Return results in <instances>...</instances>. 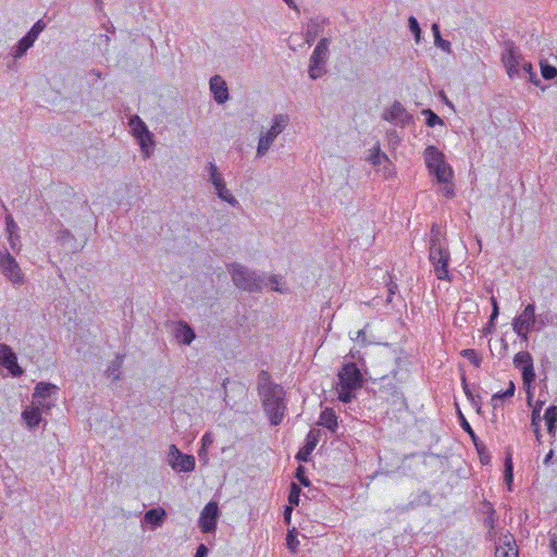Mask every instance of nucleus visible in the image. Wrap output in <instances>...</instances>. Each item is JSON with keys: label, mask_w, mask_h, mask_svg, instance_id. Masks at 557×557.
Masks as SVG:
<instances>
[{"label": "nucleus", "mask_w": 557, "mask_h": 557, "mask_svg": "<svg viewBox=\"0 0 557 557\" xmlns=\"http://www.w3.org/2000/svg\"><path fill=\"white\" fill-rule=\"evenodd\" d=\"M429 260L438 280L451 282L449 274L450 252L441 230L433 225L429 242Z\"/></svg>", "instance_id": "nucleus-1"}, {"label": "nucleus", "mask_w": 557, "mask_h": 557, "mask_svg": "<svg viewBox=\"0 0 557 557\" xmlns=\"http://www.w3.org/2000/svg\"><path fill=\"white\" fill-rule=\"evenodd\" d=\"M363 384L362 374L354 362H347L338 372V384L336 392L338 399L344 404H349L355 397V392Z\"/></svg>", "instance_id": "nucleus-2"}, {"label": "nucleus", "mask_w": 557, "mask_h": 557, "mask_svg": "<svg viewBox=\"0 0 557 557\" xmlns=\"http://www.w3.org/2000/svg\"><path fill=\"white\" fill-rule=\"evenodd\" d=\"M285 391L280 386H273L271 389L259 394L262 408L273 426L280 425L284 419L286 407Z\"/></svg>", "instance_id": "nucleus-3"}, {"label": "nucleus", "mask_w": 557, "mask_h": 557, "mask_svg": "<svg viewBox=\"0 0 557 557\" xmlns=\"http://www.w3.org/2000/svg\"><path fill=\"white\" fill-rule=\"evenodd\" d=\"M502 61L510 78L524 77L533 71L532 63L523 59L519 48L513 42L506 44Z\"/></svg>", "instance_id": "nucleus-4"}, {"label": "nucleus", "mask_w": 557, "mask_h": 557, "mask_svg": "<svg viewBox=\"0 0 557 557\" xmlns=\"http://www.w3.org/2000/svg\"><path fill=\"white\" fill-rule=\"evenodd\" d=\"M424 162L432 176L438 183H448L453 177V170L445 161L444 153L435 146H428L424 150Z\"/></svg>", "instance_id": "nucleus-5"}, {"label": "nucleus", "mask_w": 557, "mask_h": 557, "mask_svg": "<svg viewBox=\"0 0 557 557\" xmlns=\"http://www.w3.org/2000/svg\"><path fill=\"white\" fill-rule=\"evenodd\" d=\"M234 285L247 292H258L262 286V278L247 267L233 262L226 265Z\"/></svg>", "instance_id": "nucleus-6"}, {"label": "nucleus", "mask_w": 557, "mask_h": 557, "mask_svg": "<svg viewBox=\"0 0 557 557\" xmlns=\"http://www.w3.org/2000/svg\"><path fill=\"white\" fill-rule=\"evenodd\" d=\"M513 366L521 371L523 386L528 393L527 401L528 405L531 406L533 399L531 389L533 388L536 377L531 354L528 351H519L513 357Z\"/></svg>", "instance_id": "nucleus-7"}, {"label": "nucleus", "mask_w": 557, "mask_h": 557, "mask_svg": "<svg viewBox=\"0 0 557 557\" xmlns=\"http://www.w3.org/2000/svg\"><path fill=\"white\" fill-rule=\"evenodd\" d=\"M329 38H322L317 44L310 60L308 74L312 81H315L326 74V62L329 60Z\"/></svg>", "instance_id": "nucleus-8"}, {"label": "nucleus", "mask_w": 557, "mask_h": 557, "mask_svg": "<svg viewBox=\"0 0 557 557\" xmlns=\"http://www.w3.org/2000/svg\"><path fill=\"white\" fill-rule=\"evenodd\" d=\"M128 125L133 136L137 139L145 158H149L154 147V136L148 129L146 123L138 116L132 115L128 119Z\"/></svg>", "instance_id": "nucleus-9"}, {"label": "nucleus", "mask_w": 557, "mask_h": 557, "mask_svg": "<svg viewBox=\"0 0 557 557\" xmlns=\"http://www.w3.org/2000/svg\"><path fill=\"white\" fill-rule=\"evenodd\" d=\"M288 116L285 114H276L273 117V124L267 134L261 135L257 147V157H263L276 137L283 132L288 124Z\"/></svg>", "instance_id": "nucleus-10"}, {"label": "nucleus", "mask_w": 557, "mask_h": 557, "mask_svg": "<svg viewBox=\"0 0 557 557\" xmlns=\"http://www.w3.org/2000/svg\"><path fill=\"white\" fill-rule=\"evenodd\" d=\"M206 170L209 173L208 181L214 186L216 196L232 207L239 206L238 200L227 189L225 180L219 172L216 165L213 162H208Z\"/></svg>", "instance_id": "nucleus-11"}, {"label": "nucleus", "mask_w": 557, "mask_h": 557, "mask_svg": "<svg viewBox=\"0 0 557 557\" xmlns=\"http://www.w3.org/2000/svg\"><path fill=\"white\" fill-rule=\"evenodd\" d=\"M534 322L535 305L528 304L522 312L512 320V330L522 341H528L529 333L534 331Z\"/></svg>", "instance_id": "nucleus-12"}, {"label": "nucleus", "mask_w": 557, "mask_h": 557, "mask_svg": "<svg viewBox=\"0 0 557 557\" xmlns=\"http://www.w3.org/2000/svg\"><path fill=\"white\" fill-rule=\"evenodd\" d=\"M0 269L2 274L14 285L24 283V274L15 258L7 248L0 249Z\"/></svg>", "instance_id": "nucleus-13"}, {"label": "nucleus", "mask_w": 557, "mask_h": 557, "mask_svg": "<svg viewBox=\"0 0 557 557\" xmlns=\"http://www.w3.org/2000/svg\"><path fill=\"white\" fill-rule=\"evenodd\" d=\"M168 462L173 470L178 472H191L196 466L195 457L182 453L174 444L169 448Z\"/></svg>", "instance_id": "nucleus-14"}, {"label": "nucleus", "mask_w": 557, "mask_h": 557, "mask_svg": "<svg viewBox=\"0 0 557 557\" xmlns=\"http://www.w3.org/2000/svg\"><path fill=\"white\" fill-rule=\"evenodd\" d=\"M220 509L218 503L209 502L200 512L198 525L203 533H213L216 530Z\"/></svg>", "instance_id": "nucleus-15"}, {"label": "nucleus", "mask_w": 557, "mask_h": 557, "mask_svg": "<svg viewBox=\"0 0 557 557\" xmlns=\"http://www.w3.org/2000/svg\"><path fill=\"white\" fill-rule=\"evenodd\" d=\"M0 366L10 371L14 377L23 375L24 370L17 363V357L12 348L7 344L0 343Z\"/></svg>", "instance_id": "nucleus-16"}, {"label": "nucleus", "mask_w": 557, "mask_h": 557, "mask_svg": "<svg viewBox=\"0 0 557 557\" xmlns=\"http://www.w3.org/2000/svg\"><path fill=\"white\" fill-rule=\"evenodd\" d=\"M383 119L395 125L406 126L412 121V115L407 112L399 101H394L388 110L383 113Z\"/></svg>", "instance_id": "nucleus-17"}, {"label": "nucleus", "mask_w": 557, "mask_h": 557, "mask_svg": "<svg viewBox=\"0 0 557 557\" xmlns=\"http://www.w3.org/2000/svg\"><path fill=\"white\" fill-rule=\"evenodd\" d=\"M321 436V430L312 429L308 432L306 436L305 445L298 450L295 458L298 461L307 462L310 459V456L319 443Z\"/></svg>", "instance_id": "nucleus-18"}, {"label": "nucleus", "mask_w": 557, "mask_h": 557, "mask_svg": "<svg viewBox=\"0 0 557 557\" xmlns=\"http://www.w3.org/2000/svg\"><path fill=\"white\" fill-rule=\"evenodd\" d=\"M209 85L216 103L223 104L228 100L230 94L226 82L220 75L212 76Z\"/></svg>", "instance_id": "nucleus-19"}, {"label": "nucleus", "mask_w": 557, "mask_h": 557, "mask_svg": "<svg viewBox=\"0 0 557 557\" xmlns=\"http://www.w3.org/2000/svg\"><path fill=\"white\" fill-rule=\"evenodd\" d=\"M174 336L180 344L190 345L196 338V333L187 322L180 321L174 329Z\"/></svg>", "instance_id": "nucleus-20"}, {"label": "nucleus", "mask_w": 557, "mask_h": 557, "mask_svg": "<svg viewBox=\"0 0 557 557\" xmlns=\"http://www.w3.org/2000/svg\"><path fill=\"white\" fill-rule=\"evenodd\" d=\"M5 230L8 233V240L10 244V247L13 251H20L21 249V239L18 235V225L14 222L13 218L11 215H8L5 218Z\"/></svg>", "instance_id": "nucleus-21"}, {"label": "nucleus", "mask_w": 557, "mask_h": 557, "mask_svg": "<svg viewBox=\"0 0 557 557\" xmlns=\"http://www.w3.org/2000/svg\"><path fill=\"white\" fill-rule=\"evenodd\" d=\"M481 511L483 515H485L484 518V525L488 529V536H492V532L495 529L496 522L498 520L496 510L494 509L492 503L484 499L481 504Z\"/></svg>", "instance_id": "nucleus-22"}, {"label": "nucleus", "mask_w": 557, "mask_h": 557, "mask_svg": "<svg viewBox=\"0 0 557 557\" xmlns=\"http://www.w3.org/2000/svg\"><path fill=\"white\" fill-rule=\"evenodd\" d=\"M59 391V387L52 383L48 382H39L36 384L33 398L34 400L41 404L42 400H46L49 398L52 394L57 393Z\"/></svg>", "instance_id": "nucleus-23"}, {"label": "nucleus", "mask_w": 557, "mask_h": 557, "mask_svg": "<svg viewBox=\"0 0 557 557\" xmlns=\"http://www.w3.org/2000/svg\"><path fill=\"white\" fill-rule=\"evenodd\" d=\"M166 519V512L163 508H151L146 511L144 522L149 524L152 529L161 527Z\"/></svg>", "instance_id": "nucleus-24"}, {"label": "nucleus", "mask_w": 557, "mask_h": 557, "mask_svg": "<svg viewBox=\"0 0 557 557\" xmlns=\"http://www.w3.org/2000/svg\"><path fill=\"white\" fill-rule=\"evenodd\" d=\"M318 424L326 428L330 432L335 433L338 428L337 416L335 411L332 408H325L322 410Z\"/></svg>", "instance_id": "nucleus-25"}, {"label": "nucleus", "mask_w": 557, "mask_h": 557, "mask_svg": "<svg viewBox=\"0 0 557 557\" xmlns=\"http://www.w3.org/2000/svg\"><path fill=\"white\" fill-rule=\"evenodd\" d=\"M125 356L117 354L115 358L109 363L107 367L104 374L112 379V381H119L121 380L122 374V368L124 364Z\"/></svg>", "instance_id": "nucleus-26"}, {"label": "nucleus", "mask_w": 557, "mask_h": 557, "mask_svg": "<svg viewBox=\"0 0 557 557\" xmlns=\"http://www.w3.org/2000/svg\"><path fill=\"white\" fill-rule=\"evenodd\" d=\"M57 242L63 247H69L71 252H77L79 250L75 236L65 227H62L58 232Z\"/></svg>", "instance_id": "nucleus-27"}, {"label": "nucleus", "mask_w": 557, "mask_h": 557, "mask_svg": "<svg viewBox=\"0 0 557 557\" xmlns=\"http://www.w3.org/2000/svg\"><path fill=\"white\" fill-rule=\"evenodd\" d=\"M22 418L29 429H35L42 420L40 409L28 407L22 412Z\"/></svg>", "instance_id": "nucleus-28"}, {"label": "nucleus", "mask_w": 557, "mask_h": 557, "mask_svg": "<svg viewBox=\"0 0 557 557\" xmlns=\"http://www.w3.org/2000/svg\"><path fill=\"white\" fill-rule=\"evenodd\" d=\"M544 420L546 422L547 432L554 436L557 430V406L550 405L546 408L544 413Z\"/></svg>", "instance_id": "nucleus-29"}, {"label": "nucleus", "mask_w": 557, "mask_h": 557, "mask_svg": "<svg viewBox=\"0 0 557 557\" xmlns=\"http://www.w3.org/2000/svg\"><path fill=\"white\" fill-rule=\"evenodd\" d=\"M273 386H280V384H277L271 380V374L268 371L261 370L258 373V381H257L258 394H262L265 391L271 389V387H273Z\"/></svg>", "instance_id": "nucleus-30"}, {"label": "nucleus", "mask_w": 557, "mask_h": 557, "mask_svg": "<svg viewBox=\"0 0 557 557\" xmlns=\"http://www.w3.org/2000/svg\"><path fill=\"white\" fill-rule=\"evenodd\" d=\"M431 29L434 36V45L444 52L451 53V45L448 40L442 38L438 24L433 23Z\"/></svg>", "instance_id": "nucleus-31"}, {"label": "nucleus", "mask_w": 557, "mask_h": 557, "mask_svg": "<svg viewBox=\"0 0 557 557\" xmlns=\"http://www.w3.org/2000/svg\"><path fill=\"white\" fill-rule=\"evenodd\" d=\"M495 557H518L516 543L511 544L509 541H504V545L496 547Z\"/></svg>", "instance_id": "nucleus-32"}, {"label": "nucleus", "mask_w": 557, "mask_h": 557, "mask_svg": "<svg viewBox=\"0 0 557 557\" xmlns=\"http://www.w3.org/2000/svg\"><path fill=\"white\" fill-rule=\"evenodd\" d=\"M33 46L34 45L23 36L12 48L11 54L15 60L21 59L27 53L28 49Z\"/></svg>", "instance_id": "nucleus-33"}, {"label": "nucleus", "mask_w": 557, "mask_h": 557, "mask_svg": "<svg viewBox=\"0 0 557 557\" xmlns=\"http://www.w3.org/2000/svg\"><path fill=\"white\" fill-rule=\"evenodd\" d=\"M516 386L512 381L509 382V386L503 391L494 394L492 396L491 403L494 408H497L500 405V401L507 398H511L515 394Z\"/></svg>", "instance_id": "nucleus-34"}, {"label": "nucleus", "mask_w": 557, "mask_h": 557, "mask_svg": "<svg viewBox=\"0 0 557 557\" xmlns=\"http://www.w3.org/2000/svg\"><path fill=\"white\" fill-rule=\"evenodd\" d=\"M504 481L508 487V491H511L513 482V463L510 453L507 454L505 459Z\"/></svg>", "instance_id": "nucleus-35"}, {"label": "nucleus", "mask_w": 557, "mask_h": 557, "mask_svg": "<svg viewBox=\"0 0 557 557\" xmlns=\"http://www.w3.org/2000/svg\"><path fill=\"white\" fill-rule=\"evenodd\" d=\"M47 24L42 20H38L30 29L24 35L26 39H28L33 45L39 37V35L45 30Z\"/></svg>", "instance_id": "nucleus-36"}, {"label": "nucleus", "mask_w": 557, "mask_h": 557, "mask_svg": "<svg viewBox=\"0 0 557 557\" xmlns=\"http://www.w3.org/2000/svg\"><path fill=\"white\" fill-rule=\"evenodd\" d=\"M47 24L42 20H38L30 29L24 35L26 39H28L33 45L39 37V35L45 30Z\"/></svg>", "instance_id": "nucleus-37"}, {"label": "nucleus", "mask_w": 557, "mask_h": 557, "mask_svg": "<svg viewBox=\"0 0 557 557\" xmlns=\"http://www.w3.org/2000/svg\"><path fill=\"white\" fill-rule=\"evenodd\" d=\"M543 401L539 400L536 406L532 410L531 414V425L534 428V433L540 441L541 433H540V421H541V409L543 406Z\"/></svg>", "instance_id": "nucleus-38"}, {"label": "nucleus", "mask_w": 557, "mask_h": 557, "mask_svg": "<svg viewBox=\"0 0 557 557\" xmlns=\"http://www.w3.org/2000/svg\"><path fill=\"white\" fill-rule=\"evenodd\" d=\"M458 420L461 429L470 436L472 443L479 442V437L473 431L472 426L466 419V417L462 414V412L458 409Z\"/></svg>", "instance_id": "nucleus-39"}, {"label": "nucleus", "mask_w": 557, "mask_h": 557, "mask_svg": "<svg viewBox=\"0 0 557 557\" xmlns=\"http://www.w3.org/2000/svg\"><path fill=\"white\" fill-rule=\"evenodd\" d=\"M541 75L544 79L550 81L557 76V69L549 64L546 60L540 62Z\"/></svg>", "instance_id": "nucleus-40"}, {"label": "nucleus", "mask_w": 557, "mask_h": 557, "mask_svg": "<svg viewBox=\"0 0 557 557\" xmlns=\"http://www.w3.org/2000/svg\"><path fill=\"white\" fill-rule=\"evenodd\" d=\"M286 545L290 552H293V553L297 552L298 546H299V541H298V531L296 530V528L288 530V532L286 534Z\"/></svg>", "instance_id": "nucleus-41"}, {"label": "nucleus", "mask_w": 557, "mask_h": 557, "mask_svg": "<svg viewBox=\"0 0 557 557\" xmlns=\"http://www.w3.org/2000/svg\"><path fill=\"white\" fill-rule=\"evenodd\" d=\"M300 493H301L300 486L297 483L292 482L289 484V492H288V503H289L288 506H293V507L298 506Z\"/></svg>", "instance_id": "nucleus-42"}, {"label": "nucleus", "mask_w": 557, "mask_h": 557, "mask_svg": "<svg viewBox=\"0 0 557 557\" xmlns=\"http://www.w3.org/2000/svg\"><path fill=\"white\" fill-rule=\"evenodd\" d=\"M432 502V496L428 491H422L410 502L412 507L428 506Z\"/></svg>", "instance_id": "nucleus-43"}, {"label": "nucleus", "mask_w": 557, "mask_h": 557, "mask_svg": "<svg viewBox=\"0 0 557 557\" xmlns=\"http://www.w3.org/2000/svg\"><path fill=\"white\" fill-rule=\"evenodd\" d=\"M421 113L425 116V124L429 127H434L437 124H444L443 120L431 109H424Z\"/></svg>", "instance_id": "nucleus-44"}, {"label": "nucleus", "mask_w": 557, "mask_h": 557, "mask_svg": "<svg viewBox=\"0 0 557 557\" xmlns=\"http://www.w3.org/2000/svg\"><path fill=\"white\" fill-rule=\"evenodd\" d=\"M478 454H479V457H480V461L483 463V465H487L490 463L491 461V455L490 453L487 451V448L485 446V444L479 438V442L476 443H473Z\"/></svg>", "instance_id": "nucleus-45"}, {"label": "nucleus", "mask_w": 557, "mask_h": 557, "mask_svg": "<svg viewBox=\"0 0 557 557\" xmlns=\"http://www.w3.org/2000/svg\"><path fill=\"white\" fill-rule=\"evenodd\" d=\"M461 356L467 358L474 367L479 368L482 362V358L478 355L474 349L468 348L461 351Z\"/></svg>", "instance_id": "nucleus-46"}, {"label": "nucleus", "mask_w": 557, "mask_h": 557, "mask_svg": "<svg viewBox=\"0 0 557 557\" xmlns=\"http://www.w3.org/2000/svg\"><path fill=\"white\" fill-rule=\"evenodd\" d=\"M408 27H409L410 32L412 33V35L414 36L416 42L417 44L420 42L422 30L420 28L418 20L414 16H410L408 18Z\"/></svg>", "instance_id": "nucleus-47"}, {"label": "nucleus", "mask_w": 557, "mask_h": 557, "mask_svg": "<svg viewBox=\"0 0 557 557\" xmlns=\"http://www.w3.org/2000/svg\"><path fill=\"white\" fill-rule=\"evenodd\" d=\"M370 162L373 164V165H379L381 164L383 161L385 162H389L388 160V157L386 156V153L382 152L380 150V148H376L370 156L369 158Z\"/></svg>", "instance_id": "nucleus-48"}, {"label": "nucleus", "mask_w": 557, "mask_h": 557, "mask_svg": "<svg viewBox=\"0 0 557 557\" xmlns=\"http://www.w3.org/2000/svg\"><path fill=\"white\" fill-rule=\"evenodd\" d=\"M295 478L299 481L300 485L307 487L309 486L310 480L306 475V469L304 466H298L295 471Z\"/></svg>", "instance_id": "nucleus-49"}, {"label": "nucleus", "mask_w": 557, "mask_h": 557, "mask_svg": "<svg viewBox=\"0 0 557 557\" xmlns=\"http://www.w3.org/2000/svg\"><path fill=\"white\" fill-rule=\"evenodd\" d=\"M548 323V313H535V322H534V331L533 332H540L542 331Z\"/></svg>", "instance_id": "nucleus-50"}, {"label": "nucleus", "mask_w": 557, "mask_h": 557, "mask_svg": "<svg viewBox=\"0 0 557 557\" xmlns=\"http://www.w3.org/2000/svg\"><path fill=\"white\" fill-rule=\"evenodd\" d=\"M525 78L533 85L541 87L542 90L546 89V86H542L541 79L537 77L536 72L532 71L528 75H525Z\"/></svg>", "instance_id": "nucleus-51"}, {"label": "nucleus", "mask_w": 557, "mask_h": 557, "mask_svg": "<svg viewBox=\"0 0 557 557\" xmlns=\"http://www.w3.org/2000/svg\"><path fill=\"white\" fill-rule=\"evenodd\" d=\"M461 385H462V389H463L467 398L469 400H473L474 399V394L472 393V391L470 388V385L468 384L467 379H466L465 375H462V377H461Z\"/></svg>", "instance_id": "nucleus-52"}, {"label": "nucleus", "mask_w": 557, "mask_h": 557, "mask_svg": "<svg viewBox=\"0 0 557 557\" xmlns=\"http://www.w3.org/2000/svg\"><path fill=\"white\" fill-rule=\"evenodd\" d=\"M232 392H236L238 395H243V396H246L247 395V388L244 384L242 383H234L232 388H231Z\"/></svg>", "instance_id": "nucleus-53"}, {"label": "nucleus", "mask_w": 557, "mask_h": 557, "mask_svg": "<svg viewBox=\"0 0 557 557\" xmlns=\"http://www.w3.org/2000/svg\"><path fill=\"white\" fill-rule=\"evenodd\" d=\"M397 289H398L397 284H395L391 281L389 284L387 285V292H388V295L386 298L387 302H392L393 296L397 292Z\"/></svg>", "instance_id": "nucleus-54"}, {"label": "nucleus", "mask_w": 557, "mask_h": 557, "mask_svg": "<svg viewBox=\"0 0 557 557\" xmlns=\"http://www.w3.org/2000/svg\"><path fill=\"white\" fill-rule=\"evenodd\" d=\"M209 553L208 547L205 544H199L195 557H207Z\"/></svg>", "instance_id": "nucleus-55"}, {"label": "nucleus", "mask_w": 557, "mask_h": 557, "mask_svg": "<svg viewBox=\"0 0 557 557\" xmlns=\"http://www.w3.org/2000/svg\"><path fill=\"white\" fill-rule=\"evenodd\" d=\"M293 509H294V507H293V506H286V507H285V509H284V513H283V517H284V523H285V524H289V523H290Z\"/></svg>", "instance_id": "nucleus-56"}, {"label": "nucleus", "mask_w": 557, "mask_h": 557, "mask_svg": "<svg viewBox=\"0 0 557 557\" xmlns=\"http://www.w3.org/2000/svg\"><path fill=\"white\" fill-rule=\"evenodd\" d=\"M499 315V308H493L492 313L490 315V324L492 329H495V321L497 320Z\"/></svg>", "instance_id": "nucleus-57"}, {"label": "nucleus", "mask_w": 557, "mask_h": 557, "mask_svg": "<svg viewBox=\"0 0 557 557\" xmlns=\"http://www.w3.org/2000/svg\"><path fill=\"white\" fill-rule=\"evenodd\" d=\"M470 403L476 409V412L480 413L481 412V406H482L481 396L474 395V399L470 400Z\"/></svg>", "instance_id": "nucleus-58"}, {"label": "nucleus", "mask_w": 557, "mask_h": 557, "mask_svg": "<svg viewBox=\"0 0 557 557\" xmlns=\"http://www.w3.org/2000/svg\"><path fill=\"white\" fill-rule=\"evenodd\" d=\"M393 376L397 381L401 382V381H404L407 377V370H405L404 372H401L399 370H393Z\"/></svg>", "instance_id": "nucleus-59"}, {"label": "nucleus", "mask_w": 557, "mask_h": 557, "mask_svg": "<svg viewBox=\"0 0 557 557\" xmlns=\"http://www.w3.org/2000/svg\"><path fill=\"white\" fill-rule=\"evenodd\" d=\"M212 435L211 433L207 432L203 434L202 438H201V442H202V446L206 447L210 444H212Z\"/></svg>", "instance_id": "nucleus-60"}, {"label": "nucleus", "mask_w": 557, "mask_h": 557, "mask_svg": "<svg viewBox=\"0 0 557 557\" xmlns=\"http://www.w3.org/2000/svg\"><path fill=\"white\" fill-rule=\"evenodd\" d=\"M356 341L361 342V343H363V344H366V343H367V338H366V330H364V329L359 330V331L357 332Z\"/></svg>", "instance_id": "nucleus-61"}, {"label": "nucleus", "mask_w": 557, "mask_h": 557, "mask_svg": "<svg viewBox=\"0 0 557 557\" xmlns=\"http://www.w3.org/2000/svg\"><path fill=\"white\" fill-rule=\"evenodd\" d=\"M349 355H350V357H351L352 359H357L361 364H363V363H364V360H363V358L361 357L360 351H354V350H350Z\"/></svg>", "instance_id": "nucleus-62"}, {"label": "nucleus", "mask_w": 557, "mask_h": 557, "mask_svg": "<svg viewBox=\"0 0 557 557\" xmlns=\"http://www.w3.org/2000/svg\"><path fill=\"white\" fill-rule=\"evenodd\" d=\"M283 1L288 5V8L296 11L297 13H299V8L294 0H283Z\"/></svg>", "instance_id": "nucleus-63"}, {"label": "nucleus", "mask_w": 557, "mask_h": 557, "mask_svg": "<svg viewBox=\"0 0 557 557\" xmlns=\"http://www.w3.org/2000/svg\"><path fill=\"white\" fill-rule=\"evenodd\" d=\"M550 546L555 553V557H557V540L554 537V539H550Z\"/></svg>", "instance_id": "nucleus-64"}]
</instances>
